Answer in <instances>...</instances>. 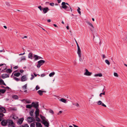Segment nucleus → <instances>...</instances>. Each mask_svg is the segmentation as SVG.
I'll return each instance as SVG.
<instances>
[{
	"label": "nucleus",
	"mask_w": 127,
	"mask_h": 127,
	"mask_svg": "<svg viewBox=\"0 0 127 127\" xmlns=\"http://www.w3.org/2000/svg\"><path fill=\"white\" fill-rule=\"evenodd\" d=\"M62 6V8L64 9L65 10L69 11L71 10V12H72V9L70 6L69 5V6H66V3L65 2H63L61 4Z\"/></svg>",
	"instance_id": "nucleus-1"
},
{
	"label": "nucleus",
	"mask_w": 127,
	"mask_h": 127,
	"mask_svg": "<svg viewBox=\"0 0 127 127\" xmlns=\"http://www.w3.org/2000/svg\"><path fill=\"white\" fill-rule=\"evenodd\" d=\"M7 121L8 127H15V124L12 120L8 119Z\"/></svg>",
	"instance_id": "nucleus-2"
},
{
	"label": "nucleus",
	"mask_w": 127,
	"mask_h": 127,
	"mask_svg": "<svg viewBox=\"0 0 127 127\" xmlns=\"http://www.w3.org/2000/svg\"><path fill=\"white\" fill-rule=\"evenodd\" d=\"M45 61L43 60H41L38 62V64L37 65V67L38 68H39L40 66L43 65L45 63Z\"/></svg>",
	"instance_id": "nucleus-3"
},
{
	"label": "nucleus",
	"mask_w": 127,
	"mask_h": 127,
	"mask_svg": "<svg viewBox=\"0 0 127 127\" xmlns=\"http://www.w3.org/2000/svg\"><path fill=\"white\" fill-rule=\"evenodd\" d=\"M27 119L28 123H31L35 120L34 119L33 117H28Z\"/></svg>",
	"instance_id": "nucleus-4"
},
{
	"label": "nucleus",
	"mask_w": 127,
	"mask_h": 127,
	"mask_svg": "<svg viewBox=\"0 0 127 127\" xmlns=\"http://www.w3.org/2000/svg\"><path fill=\"white\" fill-rule=\"evenodd\" d=\"M1 124L2 126H5L6 125H7V120H3L1 122Z\"/></svg>",
	"instance_id": "nucleus-5"
},
{
	"label": "nucleus",
	"mask_w": 127,
	"mask_h": 127,
	"mask_svg": "<svg viewBox=\"0 0 127 127\" xmlns=\"http://www.w3.org/2000/svg\"><path fill=\"white\" fill-rule=\"evenodd\" d=\"M32 107H33L36 109L38 108L39 104L38 102L35 103L34 102H32Z\"/></svg>",
	"instance_id": "nucleus-6"
},
{
	"label": "nucleus",
	"mask_w": 127,
	"mask_h": 127,
	"mask_svg": "<svg viewBox=\"0 0 127 127\" xmlns=\"http://www.w3.org/2000/svg\"><path fill=\"white\" fill-rule=\"evenodd\" d=\"M50 10L49 8L47 7H43L42 11L44 14H45L47 13Z\"/></svg>",
	"instance_id": "nucleus-7"
},
{
	"label": "nucleus",
	"mask_w": 127,
	"mask_h": 127,
	"mask_svg": "<svg viewBox=\"0 0 127 127\" xmlns=\"http://www.w3.org/2000/svg\"><path fill=\"white\" fill-rule=\"evenodd\" d=\"M77 53L79 58L81 57V51L80 47L77 48Z\"/></svg>",
	"instance_id": "nucleus-8"
},
{
	"label": "nucleus",
	"mask_w": 127,
	"mask_h": 127,
	"mask_svg": "<svg viewBox=\"0 0 127 127\" xmlns=\"http://www.w3.org/2000/svg\"><path fill=\"white\" fill-rule=\"evenodd\" d=\"M0 111L2 112L3 113H5L6 112L5 108L0 105Z\"/></svg>",
	"instance_id": "nucleus-9"
},
{
	"label": "nucleus",
	"mask_w": 127,
	"mask_h": 127,
	"mask_svg": "<svg viewBox=\"0 0 127 127\" xmlns=\"http://www.w3.org/2000/svg\"><path fill=\"white\" fill-rule=\"evenodd\" d=\"M86 72L84 73V74L85 75L87 76H90L92 74V73L89 72L88 70L86 69Z\"/></svg>",
	"instance_id": "nucleus-10"
},
{
	"label": "nucleus",
	"mask_w": 127,
	"mask_h": 127,
	"mask_svg": "<svg viewBox=\"0 0 127 127\" xmlns=\"http://www.w3.org/2000/svg\"><path fill=\"white\" fill-rule=\"evenodd\" d=\"M21 81L22 82H24L27 80V78L25 75L22 76L21 78Z\"/></svg>",
	"instance_id": "nucleus-11"
},
{
	"label": "nucleus",
	"mask_w": 127,
	"mask_h": 127,
	"mask_svg": "<svg viewBox=\"0 0 127 127\" xmlns=\"http://www.w3.org/2000/svg\"><path fill=\"white\" fill-rule=\"evenodd\" d=\"M42 123L45 126L47 127H48L49 126V123L46 120L44 121H43Z\"/></svg>",
	"instance_id": "nucleus-12"
},
{
	"label": "nucleus",
	"mask_w": 127,
	"mask_h": 127,
	"mask_svg": "<svg viewBox=\"0 0 127 127\" xmlns=\"http://www.w3.org/2000/svg\"><path fill=\"white\" fill-rule=\"evenodd\" d=\"M9 77V75L6 74H3L1 76V77L3 79H4L7 77Z\"/></svg>",
	"instance_id": "nucleus-13"
},
{
	"label": "nucleus",
	"mask_w": 127,
	"mask_h": 127,
	"mask_svg": "<svg viewBox=\"0 0 127 127\" xmlns=\"http://www.w3.org/2000/svg\"><path fill=\"white\" fill-rule=\"evenodd\" d=\"M24 120V118H20L19 119L17 123L19 124H21L22 123Z\"/></svg>",
	"instance_id": "nucleus-14"
},
{
	"label": "nucleus",
	"mask_w": 127,
	"mask_h": 127,
	"mask_svg": "<svg viewBox=\"0 0 127 127\" xmlns=\"http://www.w3.org/2000/svg\"><path fill=\"white\" fill-rule=\"evenodd\" d=\"M33 55L32 53H30L28 54V58H30L31 59H33Z\"/></svg>",
	"instance_id": "nucleus-15"
},
{
	"label": "nucleus",
	"mask_w": 127,
	"mask_h": 127,
	"mask_svg": "<svg viewBox=\"0 0 127 127\" xmlns=\"http://www.w3.org/2000/svg\"><path fill=\"white\" fill-rule=\"evenodd\" d=\"M39 109L38 108L36 109V111L35 112V116H38L39 115Z\"/></svg>",
	"instance_id": "nucleus-16"
},
{
	"label": "nucleus",
	"mask_w": 127,
	"mask_h": 127,
	"mask_svg": "<svg viewBox=\"0 0 127 127\" xmlns=\"http://www.w3.org/2000/svg\"><path fill=\"white\" fill-rule=\"evenodd\" d=\"M36 127H42L41 124L38 122L36 123Z\"/></svg>",
	"instance_id": "nucleus-17"
},
{
	"label": "nucleus",
	"mask_w": 127,
	"mask_h": 127,
	"mask_svg": "<svg viewBox=\"0 0 127 127\" xmlns=\"http://www.w3.org/2000/svg\"><path fill=\"white\" fill-rule=\"evenodd\" d=\"M33 57L34 58V60L35 61L37 60L39 58V56L36 55H33Z\"/></svg>",
	"instance_id": "nucleus-18"
},
{
	"label": "nucleus",
	"mask_w": 127,
	"mask_h": 127,
	"mask_svg": "<svg viewBox=\"0 0 127 127\" xmlns=\"http://www.w3.org/2000/svg\"><path fill=\"white\" fill-rule=\"evenodd\" d=\"M0 84L6 86V84L4 83L2 79H0Z\"/></svg>",
	"instance_id": "nucleus-19"
},
{
	"label": "nucleus",
	"mask_w": 127,
	"mask_h": 127,
	"mask_svg": "<svg viewBox=\"0 0 127 127\" xmlns=\"http://www.w3.org/2000/svg\"><path fill=\"white\" fill-rule=\"evenodd\" d=\"M102 73H98L95 74L94 76L95 77L99 76L100 77H102Z\"/></svg>",
	"instance_id": "nucleus-20"
},
{
	"label": "nucleus",
	"mask_w": 127,
	"mask_h": 127,
	"mask_svg": "<svg viewBox=\"0 0 127 127\" xmlns=\"http://www.w3.org/2000/svg\"><path fill=\"white\" fill-rule=\"evenodd\" d=\"M43 91H42L41 90H39L37 92V93L39 94L40 95H43L42 93Z\"/></svg>",
	"instance_id": "nucleus-21"
},
{
	"label": "nucleus",
	"mask_w": 127,
	"mask_h": 127,
	"mask_svg": "<svg viewBox=\"0 0 127 127\" xmlns=\"http://www.w3.org/2000/svg\"><path fill=\"white\" fill-rule=\"evenodd\" d=\"M12 71V70L10 69H7L6 70V72L8 73H11Z\"/></svg>",
	"instance_id": "nucleus-22"
},
{
	"label": "nucleus",
	"mask_w": 127,
	"mask_h": 127,
	"mask_svg": "<svg viewBox=\"0 0 127 127\" xmlns=\"http://www.w3.org/2000/svg\"><path fill=\"white\" fill-rule=\"evenodd\" d=\"M59 100L65 103H66V100L64 98H61V99H60Z\"/></svg>",
	"instance_id": "nucleus-23"
},
{
	"label": "nucleus",
	"mask_w": 127,
	"mask_h": 127,
	"mask_svg": "<svg viewBox=\"0 0 127 127\" xmlns=\"http://www.w3.org/2000/svg\"><path fill=\"white\" fill-rule=\"evenodd\" d=\"M40 117L43 121L45 120V118L44 117L41 115H40Z\"/></svg>",
	"instance_id": "nucleus-24"
},
{
	"label": "nucleus",
	"mask_w": 127,
	"mask_h": 127,
	"mask_svg": "<svg viewBox=\"0 0 127 127\" xmlns=\"http://www.w3.org/2000/svg\"><path fill=\"white\" fill-rule=\"evenodd\" d=\"M27 84H26L24 85L23 86L22 88L23 89V90H26L27 89Z\"/></svg>",
	"instance_id": "nucleus-25"
},
{
	"label": "nucleus",
	"mask_w": 127,
	"mask_h": 127,
	"mask_svg": "<svg viewBox=\"0 0 127 127\" xmlns=\"http://www.w3.org/2000/svg\"><path fill=\"white\" fill-rule=\"evenodd\" d=\"M38 116H35V119L36 121L38 122L40 121V119L38 117Z\"/></svg>",
	"instance_id": "nucleus-26"
},
{
	"label": "nucleus",
	"mask_w": 127,
	"mask_h": 127,
	"mask_svg": "<svg viewBox=\"0 0 127 127\" xmlns=\"http://www.w3.org/2000/svg\"><path fill=\"white\" fill-rule=\"evenodd\" d=\"M20 73L19 72H17L15 73L14 74V75L17 77H18L20 75Z\"/></svg>",
	"instance_id": "nucleus-27"
},
{
	"label": "nucleus",
	"mask_w": 127,
	"mask_h": 127,
	"mask_svg": "<svg viewBox=\"0 0 127 127\" xmlns=\"http://www.w3.org/2000/svg\"><path fill=\"white\" fill-rule=\"evenodd\" d=\"M32 107V104H27L26 106V107L27 108H31Z\"/></svg>",
	"instance_id": "nucleus-28"
},
{
	"label": "nucleus",
	"mask_w": 127,
	"mask_h": 127,
	"mask_svg": "<svg viewBox=\"0 0 127 127\" xmlns=\"http://www.w3.org/2000/svg\"><path fill=\"white\" fill-rule=\"evenodd\" d=\"M87 23L90 26H91L93 28H94V27L93 25L91 23L89 22H87Z\"/></svg>",
	"instance_id": "nucleus-29"
},
{
	"label": "nucleus",
	"mask_w": 127,
	"mask_h": 127,
	"mask_svg": "<svg viewBox=\"0 0 127 127\" xmlns=\"http://www.w3.org/2000/svg\"><path fill=\"white\" fill-rule=\"evenodd\" d=\"M55 74V72H53L51 73H50L49 75V76L50 77H51L54 75Z\"/></svg>",
	"instance_id": "nucleus-30"
},
{
	"label": "nucleus",
	"mask_w": 127,
	"mask_h": 127,
	"mask_svg": "<svg viewBox=\"0 0 127 127\" xmlns=\"http://www.w3.org/2000/svg\"><path fill=\"white\" fill-rule=\"evenodd\" d=\"M6 91V90L5 89H0V92H1L2 94L4 93Z\"/></svg>",
	"instance_id": "nucleus-31"
},
{
	"label": "nucleus",
	"mask_w": 127,
	"mask_h": 127,
	"mask_svg": "<svg viewBox=\"0 0 127 127\" xmlns=\"http://www.w3.org/2000/svg\"><path fill=\"white\" fill-rule=\"evenodd\" d=\"M12 97L13 98L15 99H18V97L17 95H14L12 96Z\"/></svg>",
	"instance_id": "nucleus-32"
},
{
	"label": "nucleus",
	"mask_w": 127,
	"mask_h": 127,
	"mask_svg": "<svg viewBox=\"0 0 127 127\" xmlns=\"http://www.w3.org/2000/svg\"><path fill=\"white\" fill-rule=\"evenodd\" d=\"M34 112V111L33 110H31L30 112V116H33V113Z\"/></svg>",
	"instance_id": "nucleus-33"
},
{
	"label": "nucleus",
	"mask_w": 127,
	"mask_h": 127,
	"mask_svg": "<svg viewBox=\"0 0 127 127\" xmlns=\"http://www.w3.org/2000/svg\"><path fill=\"white\" fill-rule=\"evenodd\" d=\"M22 127H29V126L27 124H25L22 126Z\"/></svg>",
	"instance_id": "nucleus-34"
},
{
	"label": "nucleus",
	"mask_w": 127,
	"mask_h": 127,
	"mask_svg": "<svg viewBox=\"0 0 127 127\" xmlns=\"http://www.w3.org/2000/svg\"><path fill=\"white\" fill-rule=\"evenodd\" d=\"M105 62L107 64L109 65L110 64V63L107 60H105Z\"/></svg>",
	"instance_id": "nucleus-35"
},
{
	"label": "nucleus",
	"mask_w": 127,
	"mask_h": 127,
	"mask_svg": "<svg viewBox=\"0 0 127 127\" xmlns=\"http://www.w3.org/2000/svg\"><path fill=\"white\" fill-rule=\"evenodd\" d=\"M35 124L34 123H32L30 125V127H35Z\"/></svg>",
	"instance_id": "nucleus-36"
},
{
	"label": "nucleus",
	"mask_w": 127,
	"mask_h": 127,
	"mask_svg": "<svg viewBox=\"0 0 127 127\" xmlns=\"http://www.w3.org/2000/svg\"><path fill=\"white\" fill-rule=\"evenodd\" d=\"M80 8L79 7H78V8L77 10V11H78V13L80 15H81V12L80 11Z\"/></svg>",
	"instance_id": "nucleus-37"
},
{
	"label": "nucleus",
	"mask_w": 127,
	"mask_h": 127,
	"mask_svg": "<svg viewBox=\"0 0 127 127\" xmlns=\"http://www.w3.org/2000/svg\"><path fill=\"white\" fill-rule=\"evenodd\" d=\"M38 8L41 11L42 10L43 8L41 6H40L38 7Z\"/></svg>",
	"instance_id": "nucleus-38"
},
{
	"label": "nucleus",
	"mask_w": 127,
	"mask_h": 127,
	"mask_svg": "<svg viewBox=\"0 0 127 127\" xmlns=\"http://www.w3.org/2000/svg\"><path fill=\"white\" fill-rule=\"evenodd\" d=\"M97 104L98 105H101L102 103V102L100 100L98 101L97 102Z\"/></svg>",
	"instance_id": "nucleus-39"
},
{
	"label": "nucleus",
	"mask_w": 127,
	"mask_h": 127,
	"mask_svg": "<svg viewBox=\"0 0 127 127\" xmlns=\"http://www.w3.org/2000/svg\"><path fill=\"white\" fill-rule=\"evenodd\" d=\"M4 116V115L2 113H0V118H1Z\"/></svg>",
	"instance_id": "nucleus-40"
},
{
	"label": "nucleus",
	"mask_w": 127,
	"mask_h": 127,
	"mask_svg": "<svg viewBox=\"0 0 127 127\" xmlns=\"http://www.w3.org/2000/svg\"><path fill=\"white\" fill-rule=\"evenodd\" d=\"M31 77L30 78V80H32L34 78V75L32 74L31 75Z\"/></svg>",
	"instance_id": "nucleus-41"
},
{
	"label": "nucleus",
	"mask_w": 127,
	"mask_h": 127,
	"mask_svg": "<svg viewBox=\"0 0 127 127\" xmlns=\"http://www.w3.org/2000/svg\"><path fill=\"white\" fill-rule=\"evenodd\" d=\"M3 65H5V67L4 69H6V64H0V66Z\"/></svg>",
	"instance_id": "nucleus-42"
},
{
	"label": "nucleus",
	"mask_w": 127,
	"mask_h": 127,
	"mask_svg": "<svg viewBox=\"0 0 127 127\" xmlns=\"http://www.w3.org/2000/svg\"><path fill=\"white\" fill-rule=\"evenodd\" d=\"M114 75L117 77H118V75L117 73L114 72Z\"/></svg>",
	"instance_id": "nucleus-43"
},
{
	"label": "nucleus",
	"mask_w": 127,
	"mask_h": 127,
	"mask_svg": "<svg viewBox=\"0 0 127 127\" xmlns=\"http://www.w3.org/2000/svg\"><path fill=\"white\" fill-rule=\"evenodd\" d=\"M73 104L76 106L77 107H79V105L78 103H75V104Z\"/></svg>",
	"instance_id": "nucleus-44"
},
{
	"label": "nucleus",
	"mask_w": 127,
	"mask_h": 127,
	"mask_svg": "<svg viewBox=\"0 0 127 127\" xmlns=\"http://www.w3.org/2000/svg\"><path fill=\"white\" fill-rule=\"evenodd\" d=\"M35 89L36 90L39 89H40V87L38 85H37L35 88Z\"/></svg>",
	"instance_id": "nucleus-45"
},
{
	"label": "nucleus",
	"mask_w": 127,
	"mask_h": 127,
	"mask_svg": "<svg viewBox=\"0 0 127 127\" xmlns=\"http://www.w3.org/2000/svg\"><path fill=\"white\" fill-rule=\"evenodd\" d=\"M21 60H26V58L25 56H23L21 58Z\"/></svg>",
	"instance_id": "nucleus-46"
},
{
	"label": "nucleus",
	"mask_w": 127,
	"mask_h": 127,
	"mask_svg": "<svg viewBox=\"0 0 127 127\" xmlns=\"http://www.w3.org/2000/svg\"><path fill=\"white\" fill-rule=\"evenodd\" d=\"M49 112H50V113L53 114L54 113V112L53 111L51 110H49Z\"/></svg>",
	"instance_id": "nucleus-47"
},
{
	"label": "nucleus",
	"mask_w": 127,
	"mask_h": 127,
	"mask_svg": "<svg viewBox=\"0 0 127 127\" xmlns=\"http://www.w3.org/2000/svg\"><path fill=\"white\" fill-rule=\"evenodd\" d=\"M50 5L52 6H54V3H50Z\"/></svg>",
	"instance_id": "nucleus-48"
},
{
	"label": "nucleus",
	"mask_w": 127,
	"mask_h": 127,
	"mask_svg": "<svg viewBox=\"0 0 127 127\" xmlns=\"http://www.w3.org/2000/svg\"><path fill=\"white\" fill-rule=\"evenodd\" d=\"M14 79L15 80L17 81H18L19 80V79L18 78H14Z\"/></svg>",
	"instance_id": "nucleus-49"
},
{
	"label": "nucleus",
	"mask_w": 127,
	"mask_h": 127,
	"mask_svg": "<svg viewBox=\"0 0 127 127\" xmlns=\"http://www.w3.org/2000/svg\"><path fill=\"white\" fill-rule=\"evenodd\" d=\"M26 101L27 103H31L30 101V100H26Z\"/></svg>",
	"instance_id": "nucleus-50"
},
{
	"label": "nucleus",
	"mask_w": 127,
	"mask_h": 127,
	"mask_svg": "<svg viewBox=\"0 0 127 127\" xmlns=\"http://www.w3.org/2000/svg\"><path fill=\"white\" fill-rule=\"evenodd\" d=\"M101 105L102 106H104V107H106V105H105L103 103H102Z\"/></svg>",
	"instance_id": "nucleus-51"
},
{
	"label": "nucleus",
	"mask_w": 127,
	"mask_h": 127,
	"mask_svg": "<svg viewBox=\"0 0 127 127\" xmlns=\"http://www.w3.org/2000/svg\"><path fill=\"white\" fill-rule=\"evenodd\" d=\"M80 58V59H79V61L81 62H82L83 60H82V59L81 57L80 58Z\"/></svg>",
	"instance_id": "nucleus-52"
},
{
	"label": "nucleus",
	"mask_w": 127,
	"mask_h": 127,
	"mask_svg": "<svg viewBox=\"0 0 127 127\" xmlns=\"http://www.w3.org/2000/svg\"><path fill=\"white\" fill-rule=\"evenodd\" d=\"M18 67L17 66H15L13 67V68L14 69H17Z\"/></svg>",
	"instance_id": "nucleus-53"
},
{
	"label": "nucleus",
	"mask_w": 127,
	"mask_h": 127,
	"mask_svg": "<svg viewBox=\"0 0 127 127\" xmlns=\"http://www.w3.org/2000/svg\"><path fill=\"white\" fill-rule=\"evenodd\" d=\"M45 76V75L44 74H42L41 75V77H43Z\"/></svg>",
	"instance_id": "nucleus-54"
},
{
	"label": "nucleus",
	"mask_w": 127,
	"mask_h": 127,
	"mask_svg": "<svg viewBox=\"0 0 127 127\" xmlns=\"http://www.w3.org/2000/svg\"><path fill=\"white\" fill-rule=\"evenodd\" d=\"M90 30L92 32L93 31V30L94 29V28H93L92 27L91 28H90Z\"/></svg>",
	"instance_id": "nucleus-55"
},
{
	"label": "nucleus",
	"mask_w": 127,
	"mask_h": 127,
	"mask_svg": "<svg viewBox=\"0 0 127 127\" xmlns=\"http://www.w3.org/2000/svg\"><path fill=\"white\" fill-rule=\"evenodd\" d=\"M27 37V36H24V37H22L21 38L22 39H24V38H26Z\"/></svg>",
	"instance_id": "nucleus-56"
},
{
	"label": "nucleus",
	"mask_w": 127,
	"mask_h": 127,
	"mask_svg": "<svg viewBox=\"0 0 127 127\" xmlns=\"http://www.w3.org/2000/svg\"><path fill=\"white\" fill-rule=\"evenodd\" d=\"M105 55H102V57L103 58V59H104L105 58Z\"/></svg>",
	"instance_id": "nucleus-57"
},
{
	"label": "nucleus",
	"mask_w": 127,
	"mask_h": 127,
	"mask_svg": "<svg viewBox=\"0 0 127 127\" xmlns=\"http://www.w3.org/2000/svg\"><path fill=\"white\" fill-rule=\"evenodd\" d=\"M58 2L59 3H60L61 1V0H57Z\"/></svg>",
	"instance_id": "nucleus-58"
},
{
	"label": "nucleus",
	"mask_w": 127,
	"mask_h": 127,
	"mask_svg": "<svg viewBox=\"0 0 127 127\" xmlns=\"http://www.w3.org/2000/svg\"><path fill=\"white\" fill-rule=\"evenodd\" d=\"M62 111H60L58 113V115L60 114L61 113H62Z\"/></svg>",
	"instance_id": "nucleus-59"
},
{
	"label": "nucleus",
	"mask_w": 127,
	"mask_h": 127,
	"mask_svg": "<svg viewBox=\"0 0 127 127\" xmlns=\"http://www.w3.org/2000/svg\"><path fill=\"white\" fill-rule=\"evenodd\" d=\"M47 21L49 23L51 22V20L50 19H48L47 20Z\"/></svg>",
	"instance_id": "nucleus-60"
},
{
	"label": "nucleus",
	"mask_w": 127,
	"mask_h": 127,
	"mask_svg": "<svg viewBox=\"0 0 127 127\" xmlns=\"http://www.w3.org/2000/svg\"><path fill=\"white\" fill-rule=\"evenodd\" d=\"M24 70H20V72L21 73H23V72H24Z\"/></svg>",
	"instance_id": "nucleus-61"
},
{
	"label": "nucleus",
	"mask_w": 127,
	"mask_h": 127,
	"mask_svg": "<svg viewBox=\"0 0 127 127\" xmlns=\"http://www.w3.org/2000/svg\"><path fill=\"white\" fill-rule=\"evenodd\" d=\"M6 3L8 6H9L10 4L9 3H8V2H6Z\"/></svg>",
	"instance_id": "nucleus-62"
},
{
	"label": "nucleus",
	"mask_w": 127,
	"mask_h": 127,
	"mask_svg": "<svg viewBox=\"0 0 127 127\" xmlns=\"http://www.w3.org/2000/svg\"><path fill=\"white\" fill-rule=\"evenodd\" d=\"M5 89H9L10 88L8 86H7L5 88Z\"/></svg>",
	"instance_id": "nucleus-63"
},
{
	"label": "nucleus",
	"mask_w": 127,
	"mask_h": 127,
	"mask_svg": "<svg viewBox=\"0 0 127 127\" xmlns=\"http://www.w3.org/2000/svg\"><path fill=\"white\" fill-rule=\"evenodd\" d=\"M73 125L74 127H79L78 126H76V125Z\"/></svg>",
	"instance_id": "nucleus-64"
}]
</instances>
